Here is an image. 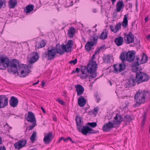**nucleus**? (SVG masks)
<instances>
[{
  "label": "nucleus",
  "instance_id": "obj_1",
  "mask_svg": "<svg viewBox=\"0 0 150 150\" xmlns=\"http://www.w3.org/2000/svg\"><path fill=\"white\" fill-rule=\"evenodd\" d=\"M73 45V40H69L65 45H60L59 44H58L56 45L55 49L56 50L57 53L62 54L65 52H71Z\"/></svg>",
  "mask_w": 150,
  "mask_h": 150
},
{
  "label": "nucleus",
  "instance_id": "obj_2",
  "mask_svg": "<svg viewBox=\"0 0 150 150\" xmlns=\"http://www.w3.org/2000/svg\"><path fill=\"white\" fill-rule=\"evenodd\" d=\"M86 67L88 72L90 74L89 76V81H91V80L95 78L96 76V72L98 66L95 61L91 60L87 64Z\"/></svg>",
  "mask_w": 150,
  "mask_h": 150
},
{
  "label": "nucleus",
  "instance_id": "obj_3",
  "mask_svg": "<svg viewBox=\"0 0 150 150\" xmlns=\"http://www.w3.org/2000/svg\"><path fill=\"white\" fill-rule=\"evenodd\" d=\"M149 94L148 91H145L137 93L134 98L137 104L135 105L134 106H137L142 103H144L145 102V99L149 96Z\"/></svg>",
  "mask_w": 150,
  "mask_h": 150
},
{
  "label": "nucleus",
  "instance_id": "obj_4",
  "mask_svg": "<svg viewBox=\"0 0 150 150\" xmlns=\"http://www.w3.org/2000/svg\"><path fill=\"white\" fill-rule=\"evenodd\" d=\"M128 14H127L125 15L124 16V17L122 24L121 23H117L114 28L112 25H110L109 26V27L111 31L116 33H117L119 30L121 29V25L124 28H127L128 25Z\"/></svg>",
  "mask_w": 150,
  "mask_h": 150
},
{
  "label": "nucleus",
  "instance_id": "obj_5",
  "mask_svg": "<svg viewBox=\"0 0 150 150\" xmlns=\"http://www.w3.org/2000/svg\"><path fill=\"white\" fill-rule=\"evenodd\" d=\"M138 69L137 70V71ZM137 74L135 77V80L137 83H139L147 81L149 79V76L147 74L142 72H136Z\"/></svg>",
  "mask_w": 150,
  "mask_h": 150
},
{
  "label": "nucleus",
  "instance_id": "obj_6",
  "mask_svg": "<svg viewBox=\"0 0 150 150\" xmlns=\"http://www.w3.org/2000/svg\"><path fill=\"white\" fill-rule=\"evenodd\" d=\"M19 62L17 59H14L10 62L8 67V71L10 73L14 74L18 73L17 67L19 66Z\"/></svg>",
  "mask_w": 150,
  "mask_h": 150
},
{
  "label": "nucleus",
  "instance_id": "obj_7",
  "mask_svg": "<svg viewBox=\"0 0 150 150\" xmlns=\"http://www.w3.org/2000/svg\"><path fill=\"white\" fill-rule=\"evenodd\" d=\"M148 59V57L147 55L144 53L143 54L141 60H140L139 57H137L136 58V61H135L133 64V70L134 72H136L138 69L137 66L140 64H143L146 63Z\"/></svg>",
  "mask_w": 150,
  "mask_h": 150
},
{
  "label": "nucleus",
  "instance_id": "obj_8",
  "mask_svg": "<svg viewBox=\"0 0 150 150\" xmlns=\"http://www.w3.org/2000/svg\"><path fill=\"white\" fill-rule=\"evenodd\" d=\"M29 73V68L26 65H20L18 69V74L20 77H24L28 75Z\"/></svg>",
  "mask_w": 150,
  "mask_h": 150
},
{
  "label": "nucleus",
  "instance_id": "obj_9",
  "mask_svg": "<svg viewBox=\"0 0 150 150\" xmlns=\"http://www.w3.org/2000/svg\"><path fill=\"white\" fill-rule=\"evenodd\" d=\"M57 53L56 50L54 47L51 48H48L47 51L45 52L46 55L49 60L54 59Z\"/></svg>",
  "mask_w": 150,
  "mask_h": 150
},
{
  "label": "nucleus",
  "instance_id": "obj_10",
  "mask_svg": "<svg viewBox=\"0 0 150 150\" xmlns=\"http://www.w3.org/2000/svg\"><path fill=\"white\" fill-rule=\"evenodd\" d=\"M10 62L6 57L0 56V69H4L8 67Z\"/></svg>",
  "mask_w": 150,
  "mask_h": 150
},
{
  "label": "nucleus",
  "instance_id": "obj_11",
  "mask_svg": "<svg viewBox=\"0 0 150 150\" xmlns=\"http://www.w3.org/2000/svg\"><path fill=\"white\" fill-rule=\"evenodd\" d=\"M81 73H79L78 76L80 77L82 79H84L88 77L89 76V73L87 70L86 67V66H82L80 70Z\"/></svg>",
  "mask_w": 150,
  "mask_h": 150
},
{
  "label": "nucleus",
  "instance_id": "obj_12",
  "mask_svg": "<svg viewBox=\"0 0 150 150\" xmlns=\"http://www.w3.org/2000/svg\"><path fill=\"white\" fill-rule=\"evenodd\" d=\"M81 132L83 135H87L88 134H93L96 133V131L90 128L88 126H83L80 129Z\"/></svg>",
  "mask_w": 150,
  "mask_h": 150
},
{
  "label": "nucleus",
  "instance_id": "obj_13",
  "mask_svg": "<svg viewBox=\"0 0 150 150\" xmlns=\"http://www.w3.org/2000/svg\"><path fill=\"white\" fill-rule=\"evenodd\" d=\"M54 137L52 132H49L47 134L45 133L43 142L45 144H49L52 141Z\"/></svg>",
  "mask_w": 150,
  "mask_h": 150
},
{
  "label": "nucleus",
  "instance_id": "obj_14",
  "mask_svg": "<svg viewBox=\"0 0 150 150\" xmlns=\"http://www.w3.org/2000/svg\"><path fill=\"white\" fill-rule=\"evenodd\" d=\"M124 38L127 44H129L134 42V35L131 32L127 34H125Z\"/></svg>",
  "mask_w": 150,
  "mask_h": 150
},
{
  "label": "nucleus",
  "instance_id": "obj_15",
  "mask_svg": "<svg viewBox=\"0 0 150 150\" xmlns=\"http://www.w3.org/2000/svg\"><path fill=\"white\" fill-rule=\"evenodd\" d=\"M114 70L115 72L118 73L124 70L126 68V65L124 62L118 64H115L114 66Z\"/></svg>",
  "mask_w": 150,
  "mask_h": 150
},
{
  "label": "nucleus",
  "instance_id": "obj_16",
  "mask_svg": "<svg viewBox=\"0 0 150 150\" xmlns=\"http://www.w3.org/2000/svg\"><path fill=\"white\" fill-rule=\"evenodd\" d=\"M8 104V98L5 95L0 96V108H3Z\"/></svg>",
  "mask_w": 150,
  "mask_h": 150
},
{
  "label": "nucleus",
  "instance_id": "obj_17",
  "mask_svg": "<svg viewBox=\"0 0 150 150\" xmlns=\"http://www.w3.org/2000/svg\"><path fill=\"white\" fill-rule=\"evenodd\" d=\"M29 58V61L30 63H33L35 62L39 59L38 54L37 52H33L28 56Z\"/></svg>",
  "mask_w": 150,
  "mask_h": 150
},
{
  "label": "nucleus",
  "instance_id": "obj_18",
  "mask_svg": "<svg viewBox=\"0 0 150 150\" xmlns=\"http://www.w3.org/2000/svg\"><path fill=\"white\" fill-rule=\"evenodd\" d=\"M136 80L134 78L132 77L126 80L125 86L126 88H130L134 86L135 85Z\"/></svg>",
  "mask_w": 150,
  "mask_h": 150
},
{
  "label": "nucleus",
  "instance_id": "obj_19",
  "mask_svg": "<svg viewBox=\"0 0 150 150\" xmlns=\"http://www.w3.org/2000/svg\"><path fill=\"white\" fill-rule=\"evenodd\" d=\"M97 40V38H93V41L88 42L85 45L86 50L88 52L90 51L92 47L96 43Z\"/></svg>",
  "mask_w": 150,
  "mask_h": 150
},
{
  "label": "nucleus",
  "instance_id": "obj_20",
  "mask_svg": "<svg viewBox=\"0 0 150 150\" xmlns=\"http://www.w3.org/2000/svg\"><path fill=\"white\" fill-rule=\"evenodd\" d=\"M134 58L135 53L134 51H130L126 53V59L128 62H131L133 61Z\"/></svg>",
  "mask_w": 150,
  "mask_h": 150
},
{
  "label": "nucleus",
  "instance_id": "obj_21",
  "mask_svg": "<svg viewBox=\"0 0 150 150\" xmlns=\"http://www.w3.org/2000/svg\"><path fill=\"white\" fill-rule=\"evenodd\" d=\"M26 120L31 123H36V121L34 114L31 112H28L26 118Z\"/></svg>",
  "mask_w": 150,
  "mask_h": 150
},
{
  "label": "nucleus",
  "instance_id": "obj_22",
  "mask_svg": "<svg viewBox=\"0 0 150 150\" xmlns=\"http://www.w3.org/2000/svg\"><path fill=\"white\" fill-rule=\"evenodd\" d=\"M122 120V118L118 114H117L114 117V120L112 122L115 126L118 127Z\"/></svg>",
  "mask_w": 150,
  "mask_h": 150
},
{
  "label": "nucleus",
  "instance_id": "obj_23",
  "mask_svg": "<svg viewBox=\"0 0 150 150\" xmlns=\"http://www.w3.org/2000/svg\"><path fill=\"white\" fill-rule=\"evenodd\" d=\"M112 122H109L106 123L103 126V129L105 131L108 132L110 131L113 127H115Z\"/></svg>",
  "mask_w": 150,
  "mask_h": 150
},
{
  "label": "nucleus",
  "instance_id": "obj_24",
  "mask_svg": "<svg viewBox=\"0 0 150 150\" xmlns=\"http://www.w3.org/2000/svg\"><path fill=\"white\" fill-rule=\"evenodd\" d=\"M11 106L13 108L17 107L18 103V98L14 96H12L9 101Z\"/></svg>",
  "mask_w": 150,
  "mask_h": 150
},
{
  "label": "nucleus",
  "instance_id": "obj_25",
  "mask_svg": "<svg viewBox=\"0 0 150 150\" xmlns=\"http://www.w3.org/2000/svg\"><path fill=\"white\" fill-rule=\"evenodd\" d=\"M26 143L27 141L26 140H21L16 143L14 146L16 149H19L23 147Z\"/></svg>",
  "mask_w": 150,
  "mask_h": 150
},
{
  "label": "nucleus",
  "instance_id": "obj_26",
  "mask_svg": "<svg viewBox=\"0 0 150 150\" xmlns=\"http://www.w3.org/2000/svg\"><path fill=\"white\" fill-rule=\"evenodd\" d=\"M75 88L78 96H80L83 93L84 89L81 85L79 84L75 85Z\"/></svg>",
  "mask_w": 150,
  "mask_h": 150
},
{
  "label": "nucleus",
  "instance_id": "obj_27",
  "mask_svg": "<svg viewBox=\"0 0 150 150\" xmlns=\"http://www.w3.org/2000/svg\"><path fill=\"white\" fill-rule=\"evenodd\" d=\"M124 7L123 3L122 1H119L116 5V10L117 12H120Z\"/></svg>",
  "mask_w": 150,
  "mask_h": 150
},
{
  "label": "nucleus",
  "instance_id": "obj_28",
  "mask_svg": "<svg viewBox=\"0 0 150 150\" xmlns=\"http://www.w3.org/2000/svg\"><path fill=\"white\" fill-rule=\"evenodd\" d=\"M76 121L77 123V127L79 131L83 127V123L81 119L79 117H76Z\"/></svg>",
  "mask_w": 150,
  "mask_h": 150
},
{
  "label": "nucleus",
  "instance_id": "obj_29",
  "mask_svg": "<svg viewBox=\"0 0 150 150\" xmlns=\"http://www.w3.org/2000/svg\"><path fill=\"white\" fill-rule=\"evenodd\" d=\"M78 103L81 107L84 106L86 103V100L83 96H81L78 99Z\"/></svg>",
  "mask_w": 150,
  "mask_h": 150
},
{
  "label": "nucleus",
  "instance_id": "obj_30",
  "mask_svg": "<svg viewBox=\"0 0 150 150\" xmlns=\"http://www.w3.org/2000/svg\"><path fill=\"white\" fill-rule=\"evenodd\" d=\"M115 42L118 46H120L123 44V37L120 36L116 38L115 40Z\"/></svg>",
  "mask_w": 150,
  "mask_h": 150
},
{
  "label": "nucleus",
  "instance_id": "obj_31",
  "mask_svg": "<svg viewBox=\"0 0 150 150\" xmlns=\"http://www.w3.org/2000/svg\"><path fill=\"white\" fill-rule=\"evenodd\" d=\"M75 32L76 30L75 29L72 27H71L68 31V36L70 38H73Z\"/></svg>",
  "mask_w": 150,
  "mask_h": 150
},
{
  "label": "nucleus",
  "instance_id": "obj_32",
  "mask_svg": "<svg viewBox=\"0 0 150 150\" xmlns=\"http://www.w3.org/2000/svg\"><path fill=\"white\" fill-rule=\"evenodd\" d=\"M17 4V2L16 0H10L8 2V6L10 8L15 7Z\"/></svg>",
  "mask_w": 150,
  "mask_h": 150
},
{
  "label": "nucleus",
  "instance_id": "obj_33",
  "mask_svg": "<svg viewBox=\"0 0 150 150\" xmlns=\"http://www.w3.org/2000/svg\"><path fill=\"white\" fill-rule=\"evenodd\" d=\"M108 33L106 30L103 31L100 35L99 36V38L102 40H105L107 38L108 35Z\"/></svg>",
  "mask_w": 150,
  "mask_h": 150
},
{
  "label": "nucleus",
  "instance_id": "obj_34",
  "mask_svg": "<svg viewBox=\"0 0 150 150\" xmlns=\"http://www.w3.org/2000/svg\"><path fill=\"white\" fill-rule=\"evenodd\" d=\"M34 8V6L33 5H29L26 7L25 11V13H29L32 11Z\"/></svg>",
  "mask_w": 150,
  "mask_h": 150
},
{
  "label": "nucleus",
  "instance_id": "obj_35",
  "mask_svg": "<svg viewBox=\"0 0 150 150\" xmlns=\"http://www.w3.org/2000/svg\"><path fill=\"white\" fill-rule=\"evenodd\" d=\"M46 45L44 41L42 40L40 43H37L36 45V48L38 49L40 48L44 47Z\"/></svg>",
  "mask_w": 150,
  "mask_h": 150
},
{
  "label": "nucleus",
  "instance_id": "obj_36",
  "mask_svg": "<svg viewBox=\"0 0 150 150\" xmlns=\"http://www.w3.org/2000/svg\"><path fill=\"white\" fill-rule=\"evenodd\" d=\"M36 137L37 133L36 131H34L30 138L31 142H33L35 141V138H36Z\"/></svg>",
  "mask_w": 150,
  "mask_h": 150
},
{
  "label": "nucleus",
  "instance_id": "obj_37",
  "mask_svg": "<svg viewBox=\"0 0 150 150\" xmlns=\"http://www.w3.org/2000/svg\"><path fill=\"white\" fill-rule=\"evenodd\" d=\"M126 53L125 52H123L120 54V58L122 62L126 60Z\"/></svg>",
  "mask_w": 150,
  "mask_h": 150
},
{
  "label": "nucleus",
  "instance_id": "obj_38",
  "mask_svg": "<svg viewBox=\"0 0 150 150\" xmlns=\"http://www.w3.org/2000/svg\"><path fill=\"white\" fill-rule=\"evenodd\" d=\"M111 58V57L110 56H107L104 57L103 59L105 62L110 63V62Z\"/></svg>",
  "mask_w": 150,
  "mask_h": 150
},
{
  "label": "nucleus",
  "instance_id": "obj_39",
  "mask_svg": "<svg viewBox=\"0 0 150 150\" xmlns=\"http://www.w3.org/2000/svg\"><path fill=\"white\" fill-rule=\"evenodd\" d=\"M131 120V118L130 116L127 115L125 117L124 121L126 122V124H128Z\"/></svg>",
  "mask_w": 150,
  "mask_h": 150
},
{
  "label": "nucleus",
  "instance_id": "obj_40",
  "mask_svg": "<svg viewBox=\"0 0 150 150\" xmlns=\"http://www.w3.org/2000/svg\"><path fill=\"white\" fill-rule=\"evenodd\" d=\"M32 125H30L29 126L28 128L26 129V131H27L28 130L30 131L33 129L34 127L36 125V123L35 122L34 123H32Z\"/></svg>",
  "mask_w": 150,
  "mask_h": 150
},
{
  "label": "nucleus",
  "instance_id": "obj_41",
  "mask_svg": "<svg viewBox=\"0 0 150 150\" xmlns=\"http://www.w3.org/2000/svg\"><path fill=\"white\" fill-rule=\"evenodd\" d=\"M88 125L92 127H94L97 126V123L96 122H88Z\"/></svg>",
  "mask_w": 150,
  "mask_h": 150
},
{
  "label": "nucleus",
  "instance_id": "obj_42",
  "mask_svg": "<svg viewBox=\"0 0 150 150\" xmlns=\"http://www.w3.org/2000/svg\"><path fill=\"white\" fill-rule=\"evenodd\" d=\"M4 127L8 131H9L12 129V127H10L7 123L4 125Z\"/></svg>",
  "mask_w": 150,
  "mask_h": 150
},
{
  "label": "nucleus",
  "instance_id": "obj_43",
  "mask_svg": "<svg viewBox=\"0 0 150 150\" xmlns=\"http://www.w3.org/2000/svg\"><path fill=\"white\" fill-rule=\"evenodd\" d=\"M56 100L57 102L63 105H64V102L63 100H61L60 99H56Z\"/></svg>",
  "mask_w": 150,
  "mask_h": 150
},
{
  "label": "nucleus",
  "instance_id": "obj_44",
  "mask_svg": "<svg viewBox=\"0 0 150 150\" xmlns=\"http://www.w3.org/2000/svg\"><path fill=\"white\" fill-rule=\"evenodd\" d=\"M77 62V59L76 58L74 60H72L70 61L69 62V63L73 64H75Z\"/></svg>",
  "mask_w": 150,
  "mask_h": 150
},
{
  "label": "nucleus",
  "instance_id": "obj_45",
  "mask_svg": "<svg viewBox=\"0 0 150 150\" xmlns=\"http://www.w3.org/2000/svg\"><path fill=\"white\" fill-rule=\"evenodd\" d=\"M98 111V109L97 108H95L93 110L92 112H93V114L96 115Z\"/></svg>",
  "mask_w": 150,
  "mask_h": 150
},
{
  "label": "nucleus",
  "instance_id": "obj_46",
  "mask_svg": "<svg viewBox=\"0 0 150 150\" xmlns=\"http://www.w3.org/2000/svg\"><path fill=\"white\" fill-rule=\"evenodd\" d=\"M96 99L97 100V102L98 103L100 100V99L98 95L97 94L96 96Z\"/></svg>",
  "mask_w": 150,
  "mask_h": 150
},
{
  "label": "nucleus",
  "instance_id": "obj_47",
  "mask_svg": "<svg viewBox=\"0 0 150 150\" xmlns=\"http://www.w3.org/2000/svg\"><path fill=\"white\" fill-rule=\"evenodd\" d=\"M80 70H81V69H79L78 68H77L76 69V71L74 72V73L78 72V73H81Z\"/></svg>",
  "mask_w": 150,
  "mask_h": 150
},
{
  "label": "nucleus",
  "instance_id": "obj_48",
  "mask_svg": "<svg viewBox=\"0 0 150 150\" xmlns=\"http://www.w3.org/2000/svg\"><path fill=\"white\" fill-rule=\"evenodd\" d=\"M3 4V2L2 0H0V8L2 7Z\"/></svg>",
  "mask_w": 150,
  "mask_h": 150
},
{
  "label": "nucleus",
  "instance_id": "obj_49",
  "mask_svg": "<svg viewBox=\"0 0 150 150\" xmlns=\"http://www.w3.org/2000/svg\"><path fill=\"white\" fill-rule=\"evenodd\" d=\"M71 138L69 137H67V138H66V139H64V142H65V141H68L69 140H70Z\"/></svg>",
  "mask_w": 150,
  "mask_h": 150
},
{
  "label": "nucleus",
  "instance_id": "obj_50",
  "mask_svg": "<svg viewBox=\"0 0 150 150\" xmlns=\"http://www.w3.org/2000/svg\"><path fill=\"white\" fill-rule=\"evenodd\" d=\"M146 119L145 118H143L142 120V124L143 125H144L145 124V122Z\"/></svg>",
  "mask_w": 150,
  "mask_h": 150
},
{
  "label": "nucleus",
  "instance_id": "obj_51",
  "mask_svg": "<svg viewBox=\"0 0 150 150\" xmlns=\"http://www.w3.org/2000/svg\"><path fill=\"white\" fill-rule=\"evenodd\" d=\"M0 150H6V148L4 147H1Z\"/></svg>",
  "mask_w": 150,
  "mask_h": 150
},
{
  "label": "nucleus",
  "instance_id": "obj_52",
  "mask_svg": "<svg viewBox=\"0 0 150 150\" xmlns=\"http://www.w3.org/2000/svg\"><path fill=\"white\" fill-rule=\"evenodd\" d=\"M148 19H149V18L148 17H146L144 19V21H145V22L146 23V22H147L148 20Z\"/></svg>",
  "mask_w": 150,
  "mask_h": 150
},
{
  "label": "nucleus",
  "instance_id": "obj_53",
  "mask_svg": "<svg viewBox=\"0 0 150 150\" xmlns=\"http://www.w3.org/2000/svg\"><path fill=\"white\" fill-rule=\"evenodd\" d=\"M146 113L144 112V114L143 115V118H145L146 119Z\"/></svg>",
  "mask_w": 150,
  "mask_h": 150
},
{
  "label": "nucleus",
  "instance_id": "obj_54",
  "mask_svg": "<svg viewBox=\"0 0 150 150\" xmlns=\"http://www.w3.org/2000/svg\"><path fill=\"white\" fill-rule=\"evenodd\" d=\"M64 138L63 137H61L59 139V141H58V142H60V141L62 139H64Z\"/></svg>",
  "mask_w": 150,
  "mask_h": 150
},
{
  "label": "nucleus",
  "instance_id": "obj_55",
  "mask_svg": "<svg viewBox=\"0 0 150 150\" xmlns=\"http://www.w3.org/2000/svg\"><path fill=\"white\" fill-rule=\"evenodd\" d=\"M41 109L44 113L45 112V110L43 107H41Z\"/></svg>",
  "mask_w": 150,
  "mask_h": 150
},
{
  "label": "nucleus",
  "instance_id": "obj_56",
  "mask_svg": "<svg viewBox=\"0 0 150 150\" xmlns=\"http://www.w3.org/2000/svg\"><path fill=\"white\" fill-rule=\"evenodd\" d=\"M97 10L95 9H94L93 10V11L94 13H96L97 12Z\"/></svg>",
  "mask_w": 150,
  "mask_h": 150
},
{
  "label": "nucleus",
  "instance_id": "obj_57",
  "mask_svg": "<svg viewBox=\"0 0 150 150\" xmlns=\"http://www.w3.org/2000/svg\"><path fill=\"white\" fill-rule=\"evenodd\" d=\"M53 120L55 121L57 120V118L55 117H53Z\"/></svg>",
  "mask_w": 150,
  "mask_h": 150
},
{
  "label": "nucleus",
  "instance_id": "obj_58",
  "mask_svg": "<svg viewBox=\"0 0 150 150\" xmlns=\"http://www.w3.org/2000/svg\"><path fill=\"white\" fill-rule=\"evenodd\" d=\"M146 38L148 39H150V34L147 36Z\"/></svg>",
  "mask_w": 150,
  "mask_h": 150
},
{
  "label": "nucleus",
  "instance_id": "obj_59",
  "mask_svg": "<svg viewBox=\"0 0 150 150\" xmlns=\"http://www.w3.org/2000/svg\"><path fill=\"white\" fill-rule=\"evenodd\" d=\"M39 82V81L38 80L37 82L33 83V85H35L37 84Z\"/></svg>",
  "mask_w": 150,
  "mask_h": 150
},
{
  "label": "nucleus",
  "instance_id": "obj_60",
  "mask_svg": "<svg viewBox=\"0 0 150 150\" xmlns=\"http://www.w3.org/2000/svg\"><path fill=\"white\" fill-rule=\"evenodd\" d=\"M2 143V140L1 137H0V144H1Z\"/></svg>",
  "mask_w": 150,
  "mask_h": 150
},
{
  "label": "nucleus",
  "instance_id": "obj_61",
  "mask_svg": "<svg viewBox=\"0 0 150 150\" xmlns=\"http://www.w3.org/2000/svg\"><path fill=\"white\" fill-rule=\"evenodd\" d=\"M45 83L43 82H42V86L43 87L44 86Z\"/></svg>",
  "mask_w": 150,
  "mask_h": 150
},
{
  "label": "nucleus",
  "instance_id": "obj_62",
  "mask_svg": "<svg viewBox=\"0 0 150 150\" xmlns=\"http://www.w3.org/2000/svg\"><path fill=\"white\" fill-rule=\"evenodd\" d=\"M95 58V54H94L92 56V59H94Z\"/></svg>",
  "mask_w": 150,
  "mask_h": 150
},
{
  "label": "nucleus",
  "instance_id": "obj_63",
  "mask_svg": "<svg viewBox=\"0 0 150 150\" xmlns=\"http://www.w3.org/2000/svg\"><path fill=\"white\" fill-rule=\"evenodd\" d=\"M70 141L73 143H75V142L74 141H73L72 140V139H71H71L70 140Z\"/></svg>",
  "mask_w": 150,
  "mask_h": 150
},
{
  "label": "nucleus",
  "instance_id": "obj_64",
  "mask_svg": "<svg viewBox=\"0 0 150 150\" xmlns=\"http://www.w3.org/2000/svg\"><path fill=\"white\" fill-rule=\"evenodd\" d=\"M113 4L116 0H111Z\"/></svg>",
  "mask_w": 150,
  "mask_h": 150
}]
</instances>
